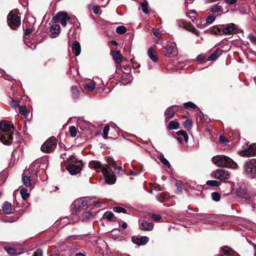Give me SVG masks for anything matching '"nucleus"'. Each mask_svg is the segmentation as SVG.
Returning <instances> with one entry per match:
<instances>
[{"instance_id":"1","label":"nucleus","mask_w":256,"mask_h":256,"mask_svg":"<svg viewBox=\"0 0 256 256\" xmlns=\"http://www.w3.org/2000/svg\"><path fill=\"white\" fill-rule=\"evenodd\" d=\"M88 166L91 169L94 170L98 172H102L108 184H112L116 182V176L108 165L102 166L99 161L92 160L89 162Z\"/></svg>"},{"instance_id":"2","label":"nucleus","mask_w":256,"mask_h":256,"mask_svg":"<svg viewBox=\"0 0 256 256\" xmlns=\"http://www.w3.org/2000/svg\"><path fill=\"white\" fill-rule=\"evenodd\" d=\"M14 128L11 124L0 122V141L4 144L12 143Z\"/></svg>"},{"instance_id":"3","label":"nucleus","mask_w":256,"mask_h":256,"mask_svg":"<svg viewBox=\"0 0 256 256\" xmlns=\"http://www.w3.org/2000/svg\"><path fill=\"white\" fill-rule=\"evenodd\" d=\"M212 162L218 167H228L237 168L238 164L232 160L225 156H217L212 158Z\"/></svg>"},{"instance_id":"4","label":"nucleus","mask_w":256,"mask_h":256,"mask_svg":"<svg viewBox=\"0 0 256 256\" xmlns=\"http://www.w3.org/2000/svg\"><path fill=\"white\" fill-rule=\"evenodd\" d=\"M244 172L252 178H256V159L248 160L244 166Z\"/></svg>"},{"instance_id":"5","label":"nucleus","mask_w":256,"mask_h":256,"mask_svg":"<svg viewBox=\"0 0 256 256\" xmlns=\"http://www.w3.org/2000/svg\"><path fill=\"white\" fill-rule=\"evenodd\" d=\"M56 140L54 137L48 138L41 146V150L45 152L50 153L55 149Z\"/></svg>"},{"instance_id":"6","label":"nucleus","mask_w":256,"mask_h":256,"mask_svg":"<svg viewBox=\"0 0 256 256\" xmlns=\"http://www.w3.org/2000/svg\"><path fill=\"white\" fill-rule=\"evenodd\" d=\"M70 17L68 14L64 12H60L52 19V22L56 23L60 22L62 26L65 27L66 26L67 22L69 21Z\"/></svg>"},{"instance_id":"7","label":"nucleus","mask_w":256,"mask_h":256,"mask_svg":"<svg viewBox=\"0 0 256 256\" xmlns=\"http://www.w3.org/2000/svg\"><path fill=\"white\" fill-rule=\"evenodd\" d=\"M8 24L12 29L16 28L20 24V18L16 14L10 13L7 18Z\"/></svg>"},{"instance_id":"8","label":"nucleus","mask_w":256,"mask_h":256,"mask_svg":"<svg viewBox=\"0 0 256 256\" xmlns=\"http://www.w3.org/2000/svg\"><path fill=\"white\" fill-rule=\"evenodd\" d=\"M90 199L88 198L77 199L72 204V208L75 209L76 212L80 208L88 206L90 204Z\"/></svg>"},{"instance_id":"9","label":"nucleus","mask_w":256,"mask_h":256,"mask_svg":"<svg viewBox=\"0 0 256 256\" xmlns=\"http://www.w3.org/2000/svg\"><path fill=\"white\" fill-rule=\"evenodd\" d=\"M40 168V164L38 162L32 164L29 168L25 170L24 172H28L29 175L31 176L32 179L36 180L37 178L38 173L39 172Z\"/></svg>"},{"instance_id":"10","label":"nucleus","mask_w":256,"mask_h":256,"mask_svg":"<svg viewBox=\"0 0 256 256\" xmlns=\"http://www.w3.org/2000/svg\"><path fill=\"white\" fill-rule=\"evenodd\" d=\"M214 178L220 180H228L229 178L230 174L228 171L222 169L218 170L213 172Z\"/></svg>"},{"instance_id":"11","label":"nucleus","mask_w":256,"mask_h":256,"mask_svg":"<svg viewBox=\"0 0 256 256\" xmlns=\"http://www.w3.org/2000/svg\"><path fill=\"white\" fill-rule=\"evenodd\" d=\"M179 106H172L166 108L164 112V116L166 121L172 118L175 113L178 110Z\"/></svg>"},{"instance_id":"12","label":"nucleus","mask_w":256,"mask_h":256,"mask_svg":"<svg viewBox=\"0 0 256 256\" xmlns=\"http://www.w3.org/2000/svg\"><path fill=\"white\" fill-rule=\"evenodd\" d=\"M36 180L32 179V178L28 172H24L22 176V181L26 187H32V182Z\"/></svg>"},{"instance_id":"13","label":"nucleus","mask_w":256,"mask_h":256,"mask_svg":"<svg viewBox=\"0 0 256 256\" xmlns=\"http://www.w3.org/2000/svg\"><path fill=\"white\" fill-rule=\"evenodd\" d=\"M60 26L58 24H52L50 29V36L52 38H56L60 32Z\"/></svg>"},{"instance_id":"14","label":"nucleus","mask_w":256,"mask_h":256,"mask_svg":"<svg viewBox=\"0 0 256 256\" xmlns=\"http://www.w3.org/2000/svg\"><path fill=\"white\" fill-rule=\"evenodd\" d=\"M111 54L116 64L117 67H120V63L122 62V55L120 54V52L118 50H113L111 52Z\"/></svg>"},{"instance_id":"15","label":"nucleus","mask_w":256,"mask_h":256,"mask_svg":"<svg viewBox=\"0 0 256 256\" xmlns=\"http://www.w3.org/2000/svg\"><path fill=\"white\" fill-rule=\"evenodd\" d=\"M164 54L167 56L175 54L176 52V44L174 43H170L164 48Z\"/></svg>"},{"instance_id":"16","label":"nucleus","mask_w":256,"mask_h":256,"mask_svg":"<svg viewBox=\"0 0 256 256\" xmlns=\"http://www.w3.org/2000/svg\"><path fill=\"white\" fill-rule=\"evenodd\" d=\"M236 28L237 26L234 24H228L222 28V34L226 35L231 34Z\"/></svg>"},{"instance_id":"17","label":"nucleus","mask_w":256,"mask_h":256,"mask_svg":"<svg viewBox=\"0 0 256 256\" xmlns=\"http://www.w3.org/2000/svg\"><path fill=\"white\" fill-rule=\"evenodd\" d=\"M139 228L142 230L150 231L153 229L154 224L152 222H148L146 220H142L140 222Z\"/></svg>"},{"instance_id":"18","label":"nucleus","mask_w":256,"mask_h":256,"mask_svg":"<svg viewBox=\"0 0 256 256\" xmlns=\"http://www.w3.org/2000/svg\"><path fill=\"white\" fill-rule=\"evenodd\" d=\"M67 170L71 174H78L82 169L80 165H76L75 164H70L66 166Z\"/></svg>"},{"instance_id":"19","label":"nucleus","mask_w":256,"mask_h":256,"mask_svg":"<svg viewBox=\"0 0 256 256\" xmlns=\"http://www.w3.org/2000/svg\"><path fill=\"white\" fill-rule=\"evenodd\" d=\"M176 134L179 136L176 137V138L180 143H182L184 140L186 142H188V136L185 131L182 130H179L176 132Z\"/></svg>"},{"instance_id":"20","label":"nucleus","mask_w":256,"mask_h":256,"mask_svg":"<svg viewBox=\"0 0 256 256\" xmlns=\"http://www.w3.org/2000/svg\"><path fill=\"white\" fill-rule=\"evenodd\" d=\"M236 194L238 196L246 200H248L250 198L247 190L242 187H239L237 188Z\"/></svg>"},{"instance_id":"21","label":"nucleus","mask_w":256,"mask_h":256,"mask_svg":"<svg viewBox=\"0 0 256 256\" xmlns=\"http://www.w3.org/2000/svg\"><path fill=\"white\" fill-rule=\"evenodd\" d=\"M148 238L147 236H138L132 238V242L139 246L144 245L148 241Z\"/></svg>"},{"instance_id":"22","label":"nucleus","mask_w":256,"mask_h":256,"mask_svg":"<svg viewBox=\"0 0 256 256\" xmlns=\"http://www.w3.org/2000/svg\"><path fill=\"white\" fill-rule=\"evenodd\" d=\"M181 24H182L183 27L185 29L190 32H192L195 34L197 36L199 35L198 31L192 26L190 22H187L184 20H182L181 22Z\"/></svg>"},{"instance_id":"23","label":"nucleus","mask_w":256,"mask_h":256,"mask_svg":"<svg viewBox=\"0 0 256 256\" xmlns=\"http://www.w3.org/2000/svg\"><path fill=\"white\" fill-rule=\"evenodd\" d=\"M220 250L224 255L234 256V254H236L235 252L232 248L227 246L221 248Z\"/></svg>"},{"instance_id":"24","label":"nucleus","mask_w":256,"mask_h":256,"mask_svg":"<svg viewBox=\"0 0 256 256\" xmlns=\"http://www.w3.org/2000/svg\"><path fill=\"white\" fill-rule=\"evenodd\" d=\"M253 149L254 148L252 144H250L248 148L242 150V154L245 156H255V154Z\"/></svg>"},{"instance_id":"25","label":"nucleus","mask_w":256,"mask_h":256,"mask_svg":"<svg viewBox=\"0 0 256 256\" xmlns=\"http://www.w3.org/2000/svg\"><path fill=\"white\" fill-rule=\"evenodd\" d=\"M72 52L76 56H78L80 54L81 48L80 44L78 42L75 41L74 42L72 46Z\"/></svg>"},{"instance_id":"26","label":"nucleus","mask_w":256,"mask_h":256,"mask_svg":"<svg viewBox=\"0 0 256 256\" xmlns=\"http://www.w3.org/2000/svg\"><path fill=\"white\" fill-rule=\"evenodd\" d=\"M3 211L6 214H11L13 211V208L12 204L8 202H6L3 205Z\"/></svg>"},{"instance_id":"27","label":"nucleus","mask_w":256,"mask_h":256,"mask_svg":"<svg viewBox=\"0 0 256 256\" xmlns=\"http://www.w3.org/2000/svg\"><path fill=\"white\" fill-rule=\"evenodd\" d=\"M222 50L218 48L208 58V60L209 61L214 60L220 55H222Z\"/></svg>"},{"instance_id":"28","label":"nucleus","mask_w":256,"mask_h":256,"mask_svg":"<svg viewBox=\"0 0 256 256\" xmlns=\"http://www.w3.org/2000/svg\"><path fill=\"white\" fill-rule=\"evenodd\" d=\"M109 164L108 166H110L112 168H114L115 174H119L123 172V170L121 167H116L115 166V162L113 161V160H110L108 162Z\"/></svg>"},{"instance_id":"29","label":"nucleus","mask_w":256,"mask_h":256,"mask_svg":"<svg viewBox=\"0 0 256 256\" xmlns=\"http://www.w3.org/2000/svg\"><path fill=\"white\" fill-rule=\"evenodd\" d=\"M180 128L179 123L176 120L170 121L167 126L168 130H177Z\"/></svg>"},{"instance_id":"30","label":"nucleus","mask_w":256,"mask_h":256,"mask_svg":"<svg viewBox=\"0 0 256 256\" xmlns=\"http://www.w3.org/2000/svg\"><path fill=\"white\" fill-rule=\"evenodd\" d=\"M103 218H106L108 221H114L116 220L114 214L112 212H106L103 216Z\"/></svg>"},{"instance_id":"31","label":"nucleus","mask_w":256,"mask_h":256,"mask_svg":"<svg viewBox=\"0 0 256 256\" xmlns=\"http://www.w3.org/2000/svg\"><path fill=\"white\" fill-rule=\"evenodd\" d=\"M72 96L73 98L77 99L80 97V92L78 88L76 86H72L71 88Z\"/></svg>"},{"instance_id":"32","label":"nucleus","mask_w":256,"mask_h":256,"mask_svg":"<svg viewBox=\"0 0 256 256\" xmlns=\"http://www.w3.org/2000/svg\"><path fill=\"white\" fill-rule=\"evenodd\" d=\"M211 12L215 13H222L223 10L222 6L219 5V3L214 4L210 8Z\"/></svg>"},{"instance_id":"33","label":"nucleus","mask_w":256,"mask_h":256,"mask_svg":"<svg viewBox=\"0 0 256 256\" xmlns=\"http://www.w3.org/2000/svg\"><path fill=\"white\" fill-rule=\"evenodd\" d=\"M148 56L154 62H157L158 58L157 56L155 54V52L152 48H148Z\"/></svg>"},{"instance_id":"34","label":"nucleus","mask_w":256,"mask_h":256,"mask_svg":"<svg viewBox=\"0 0 256 256\" xmlns=\"http://www.w3.org/2000/svg\"><path fill=\"white\" fill-rule=\"evenodd\" d=\"M96 87L95 84L94 82H91L84 86V89L87 92L93 90Z\"/></svg>"},{"instance_id":"35","label":"nucleus","mask_w":256,"mask_h":256,"mask_svg":"<svg viewBox=\"0 0 256 256\" xmlns=\"http://www.w3.org/2000/svg\"><path fill=\"white\" fill-rule=\"evenodd\" d=\"M89 8L92 10L93 12L96 14H101L100 6L98 5L91 4L89 6Z\"/></svg>"},{"instance_id":"36","label":"nucleus","mask_w":256,"mask_h":256,"mask_svg":"<svg viewBox=\"0 0 256 256\" xmlns=\"http://www.w3.org/2000/svg\"><path fill=\"white\" fill-rule=\"evenodd\" d=\"M93 214L90 212H86L82 215V220L87 221L92 218Z\"/></svg>"},{"instance_id":"37","label":"nucleus","mask_w":256,"mask_h":256,"mask_svg":"<svg viewBox=\"0 0 256 256\" xmlns=\"http://www.w3.org/2000/svg\"><path fill=\"white\" fill-rule=\"evenodd\" d=\"M210 32L212 34L216 35H222V29L218 26H214L211 28Z\"/></svg>"},{"instance_id":"38","label":"nucleus","mask_w":256,"mask_h":256,"mask_svg":"<svg viewBox=\"0 0 256 256\" xmlns=\"http://www.w3.org/2000/svg\"><path fill=\"white\" fill-rule=\"evenodd\" d=\"M20 194H21L22 197L24 200H26L30 196V194L28 192V190L24 188H22L21 189Z\"/></svg>"},{"instance_id":"39","label":"nucleus","mask_w":256,"mask_h":256,"mask_svg":"<svg viewBox=\"0 0 256 256\" xmlns=\"http://www.w3.org/2000/svg\"><path fill=\"white\" fill-rule=\"evenodd\" d=\"M140 6L142 8V12L145 14H148V3L147 2H140Z\"/></svg>"},{"instance_id":"40","label":"nucleus","mask_w":256,"mask_h":256,"mask_svg":"<svg viewBox=\"0 0 256 256\" xmlns=\"http://www.w3.org/2000/svg\"><path fill=\"white\" fill-rule=\"evenodd\" d=\"M159 160L160 161V162L163 164L165 166H167L168 168H170V164L168 161L163 156H160L159 157Z\"/></svg>"},{"instance_id":"41","label":"nucleus","mask_w":256,"mask_h":256,"mask_svg":"<svg viewBox=\"0 0 256 256\" xmlns=\"http://www.w3.org/2000/svg\"><path fill=\"white\" fill-rule=\"evenodd\" d=\"M69 132L70 136L72 138H74L76 136L77 131L75 126H71L69 128Z\"/></svg>"},{"instance_id":"42","label":"nucleus","mask_w":256,"mask_h":256,"mask_svg":"<svg viewBox=\"0 0 256 256\" xmlns=\"http://www.w3.org/2000/svg\"><path fill=\"white\" fill-rule=\"evenodd\" d=\"M126 31V28L124 26H118L116 28V32L118 34H124Z\"/></svg>"},{"instance_id":"43","label":"nucleus","mask_w":256,"mask_h":256,"mask_svg":"<svg viewBox=\"0 0 256 256\" xmlns=\"http://www.w3.org/2000/svg\"><path fill=\"white\" fill-rule=\"evenodd\" d=\"M206 184L210 186H218L220 185V182L217 180H208Z\"/></svg>"},{"instance_id":"44","label":"nucleus","mask_w":256,"mask_h":256,"mask_svg":"<svg viewBox=\"0 0 256 256\" xmlns=\"http://www.w3.org/2000/svg\"><path fill=\"white\" fill-rule=\"evenodd\" d=\"M113 210L114 212H118V213H126V210L124 208L119 207V206H116L113 208Z\"/></svg>"},{"instance_id":"45","label":"nucleus","mask_w":256,"mask_h":256,"mask_svg":"<svg viewBox=\"0 0 256 256\" xmlns=\"http://www.w3.org/2000/svg\"><path fill=\"white\" fill-rule=\"evenodd\" d=\"M212 199L218 202L220 199V195L219 193L214 192L212 194Z\"/></svg>"},{"instance_id":"46","label":"nucleus","mask_w":256,"mask_h":256,"mask_svg":"<svg viewBox=\"0 0 256 256\" xmlns=\"http://www.w3.org/2000/svg\"><path fill=\"white\" fill-rule=\"evenodd\" d=\"M184 108H192L194 109L196 108V105L194 103L190 102L184 104Z\"/></svg>"},{"instance_id":"47","label":"nucleus","mask_w":256,"mask_h":256,"mask_svg":"<svg viewBox=\"0 0 256 256\" xmlns=\"http://www.w3.org/2000/svg\"><path fill=\"white\" fill-rule=\"evenodd\" d=\"M110 130V128L108 126H106L103 130V137L104 138L106 139L108 138V131Z\"/></svg>"},{"instance_id":"48","label":"nucleus","mask_w":256,"mask_h":256,"mask_svg":"<svg viewBox=\"0 0 256 256\" xmlns=\"http://www.w3.org/2000/svg\"><path fill=\"white\" fill-rule=\"evenodd\" d=\"M5 250L6 252L9 254H16V250L15 248L12 247H5Z\"/></svg>"},{"instance_id":"49","label":"nucleus","mask_w":256,"mask_h":256,"mask_svg":"<svg viewBox=\"0 0 256 256\" xmlns=\"http://www.w3.org/2000/svg\"><path fill=\"white\" fill-rule=\"evenodd\" d=\"M19 112L22 115L26 116L28 114L26 106H20L19 108Z\"/></svg>"},{"instance_id":"50","label":"nucleus","mask_w":256,"mask_h":256,"mask_svg":"<svg viewBox=\"0 0 256 256\" xmlns=\"http://www.w3.org/2000/svg\"><path fill=\"white\" fill-rule=\"evenodd\" d=\"M151 216L154 220L158 222L161 219V216L160 214H152Z\"/></svg>"},{"instance_id":"51","label":"nucleus","mask_w":256,"mask_h":256,"mask_svg":"<svg viewBox=\"0 0 256 256\" xmlns=\"http://www.w3.org/2000/svg\"><path fill=\"white\" fill-rule=\"evenodd\" d=\"M216 17L212 15L208 16L206 19L207 24H212L215 20Z\"/></svg>"},{"instance_id":"52","label":"nucleus","mask_w":256,"mask_h":256,"mask_svg":"<svg viewBox=\"0 0 256 256\" xmlns=\"http://www.w3.org/2000/svg\"><path fill=\"white\" fill-rule=\"evenodd\" d=\"M6 178V173H2L0 174V184L4 182Z\"/></svg>"},{"instance_id":"53","label":"nucleus","mask_w":256,"mask_h":256,"mask_svg":"<svg viewBox=\"0 0 256 256\" xmlns=\"http://www.w3.org/2000/svg\"><path fill=\"white\" fill-rule=\"evenodd\" d=\"M192 125V122L190 120H187L184 122V127L186 128H190Z\"/></svg>"},{"instance_id":"54","label":"nucleus","mask_w":256,"mask_h":256,"mask_svg":"<svg viewBox=\"0 0 256 256\" xmlns=\"http://www.w3.org/2000/svg\"><path fill=\"white\" fill-rule=\"evenodd\" d=\"M248 38L252 42L256 44V36L254 35L250 34L248 36Z\"/></svg>"},{"instance_id":"55","label":"nucleus","mask_w":256,"mask_h":256,"mask_svg":"<svg viewBox=\"0 0 256 256\" xmlns=\"http://www.w3.org/2000/svg\"><path fill=\"white\" fill-rule=\"evenodd\" d=\"M205 58L206 56L202 54H199L196 58L197 60L199 62H202L205 60Z\"/></svg>"},{"instance_id":"56","label":"nucleus","mask_w":256,"mask_h":256,"mask_svg":"<svg viewBox=\"0 0 256 256\" xmlns=\"http://www.w3.org/2000/svg\"><path fill=\"white\" fill-rule=\"evenodd\" d=\"M152 32L154 33V34L157 38H160V34L158 30L156 28L152 29Z\"/></svg>"},{"instance_id":"57","label":"nucleus","mask_w":256,"mask_h":256,"mask_svg":"<svg viewBox=\"0 0 256 256\" xmlns=\"http://www.w3.org/2000/svg\"><path fill=\"white\" fill-rule=\"evenodd\" d=\"M42 250L40 249L37 250L34 254V256H42Z\"/></svg>"},{"instance_id":"58","label":"nucleus","mask_w":256,"mask_h":256,"mask_svg":"<svg viewBox=\"0 0 256 256\" xmlns=\"http://www.w3.org/2000/svg\"><path fill=\"white\" fill-rule=\"evenodd\" d=\"M152 188L155 190H157V191H159V190H162V188H160V185H158V184H154L153 186H152Z\"/></svg>"},{"instance_id":"59","label":"nucleus","mask_w":256,"mask_h":256,"mask_svg":"<svg viewBox=\"0 0 256 256\" xmlns=\"http://www.w3.org/2000/svg\"><path fill=\"white\" fill-rule=\"evenodd\" d=\"M226 4H233L236 2L237 0H225Z\"/></svg>"},{"instance_id":"60","label":"nucleus","mask_w":256,"mask_h":256,"mask_svg":"<svg viewBox=\"0 0 256 256\" xmlns=\"http://www.w3.org/2000/svg\"><path fill=\"white\" fill-rule=\"evenodd\" d=\"M32 30L31 28H26V30H25V34L26 36H28V34H30V33H32Z\"/></svg>"},{"instance_id":"61","label":"nucleus","mask_w":256,"mask_h":256,"mask_svg":"<svg viewBox=\"0 0 256 256\" xmlns=\"http://www.w3.org/2000/svg\"><path fill=\"white\" fill-rule=\"evenodd\" d=\"M226 140V138H225V137L224 136H221L220 137V142L224 143Z\"/></svg>"},{"instance_id":"62","label":"nucleus","mask_w":256,"mask_h":256,"mask_svg":"<svg viewBox=\"0 0 256 256\" xmlns=\"http://www.w3.org/2000/svg\"><path fill=\"white\" fill-rule=\"evenodd\" d=\"M121 226L123 229H125L127 228V224L126 222H123Z\"/></svg>"},{"instance_id":"63","label":"nucleus","mask_w":256,"mask_h":256,"mask_svg":"<svg viewBox=\"0 0 256 256\" xmlns=\"http://www.w3.org/2000/svg\"><path fill=\"white\" fill-rule=\"evenodd\" d=\"M252 148H254V152L255 155L256 154V144H252Z\"/></svg>"},{"instance_id":"64","label":"nucleus","mask_w":256,"mask_h":256,"mask_svg":"<svg viewBox=\"0 0 256 256\" xmlns=\"http://www.w3.org/2000/svg\"><path fill=\"white\" fill-rule=\"evenodd\" d=\"M162 194H160V196H158L156 197V199L158 201L160 202H162Z\"/></svg>"}]
</instances>
